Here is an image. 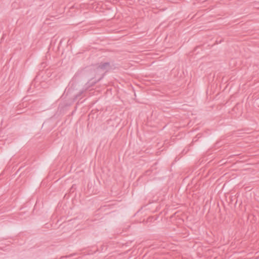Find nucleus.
<instances>
[{"mask_svg":"<svg viewBox=\"0 0 259 259\" xmlns=\"http://www.w3.org/2000/svg\"><path fill=\"white\" fill-rule=\"evenodd\" d=\"M111 68L110 62H101L100 64H96L93 68H90L85 71L87 75L91 77L89 81L85 84V87L79 91L76 94L73 99L74 100H76L79 98L80 96L85 92L89 88L95 85L97 82L100 81L104 76L105 73H103L97 79L92 81L94 79L96 78L100 70L102 71H107Z\"/></svg>","mask_w":259,"mask_h":259,"instance_id":"f257e3e1","label":"nucleus"},{"mask_svg":"<svg viewBox=\"0 0 259 259\" xmlns=\"http://www.w3.org/2000/svg\"><path fill=\"white\" fill-rule=\"evenodd\" d=\"M75 254H70V255H66V256H61L60 257V259H65L66 258H67V257H69L70 256H72L74 255Z\"/></svg>","mask_w":259,"mask_h":259,"instance_id":"f03ea898","label":"nucleus"}]
</instances>
